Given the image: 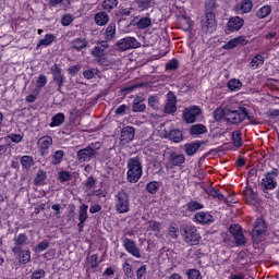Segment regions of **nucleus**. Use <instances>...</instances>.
Listing matches in <instances>:
<instances>
[{
	"mask_svg": "<svg viewBox=\"0 0 279 279\" xmlns=\"http://www.w3.org/2000/svg\"><path fill=\"white\" fill-rule=\"evenodd\" d=\"M90 53H92L93 58L98 60L99 58H102L104 56H106V50H104V48H101V46H96L90 50Z\"/></svg>",
	"mask_w": 279,
	"mask_h": 279,
	"instance_id": "nucleus-41",
	"label": "nucleus"
},
{
	"mask_svg": "<svg viewBox=\"0 0 279 279\" xmlns=\"http://www.w3.org/2000/svg\"><path fill=\"white\" fill-rule=\"evenodd\" d=\"M53 145V137L49 135L41 136L37 141V149L39 156H47L49 154V148Z\"/></svg>",
	"mask_w": 279,
	"mask_h": 279,
	"instance_id": "nucleus-8",
	"label": "nucleus"
},
{
	"mask_svg": "<svg viewBox=\"0 0 279 279\" xmlns=\"http://www.w3.org/2000/svg\"><path fill=\"white\" fill-rule=\"evenodd\" d=\"M208 195L210 197H214L215 199H219V202H223L225 199V196L223 194L219 193V191L215 190V189H209L207 191Z\"/></svg>",
	"mask_w": 279,
	"mask_h": 279,
	"instance_id": "nucleus-49",
	"label": "nucleus"
},
{
	"mask_svg": "<svg viewBox=\"0 0 279 279\" xmlns=\"http://www.w3.org/2000/svg\"><path fill=\"white\" fill-rule=\"evenodd\" d=\"M64 158V150H57L50 157L51 165H60Z\"/></svg>",
	"mask_w": 279,
	"mask_h": 279,
	"instance_id": "nucleus-32",
	"label": "nucleus"
},
{
	"mask_svg": "<svg viewBox=\"0 0 279 279\" xmlns=\"http://www.w3.org/2000/svg\"><path fill=\"white\" fill-rule=\"evenodd\" d=\"M97 184V181L95 180V178L89 177L87 179V181L85 182V186L86 189L90 190V189H95V185Z\"/></svg>",
	"mask_w": 279,
	"mask_h": 279,
	"instance_id": "nucleus-61",
	"label": "nucleus"
},
{
	"mask_svg": "<svg viewBox=\"0 0 279 279\" xmlns=\"http://www.w3.org/2000/svg\"><path fill=\"white\" fill-rule=\"evenodd\" d=\"M247 45V40L244 36H239L233 39H230L225 46H222L223 49H234L239 46H245Z\"/></svg>",
	"mask_w": 279,
	"mask_h": 279,
	"instance_id": "nucleus-19",
	"label": "nucleus"
},
{
	"mask_svg": "<svg viewBox=\"0 0 279 279\" xmlns=\"http://www.w3.org/2000/svg\"><path fill=\"white\" fill-rule=\"evenodd\" d=\"M136 130L134 126H124L121 131L120 141L122 145H128V143H132L134 141Z\"/></svg>",
	"mask_w": 279,
	"mask_h": 279,
	"instance_id": "nucleus-14",
	"label": "nucleus"
},
{
	"mask_svg": "<svg viewBox=\"0 0 279 279\" xmlns=\"http://www.w3.org/2000/svg\"><path fill=\"white\" fill-rule=\"evenodd\" d=\"M45 180H47V173L43 170H39L36 174L34 183L36 185H40V184H43V182H45Z\"/></svg>",
	"mask_w": 279,
	"mask_h": 279,
	"instance_id": "nucleus-47",
	"label": "nucleus"
},
{
	"mask_svg": "<svg viewBox=\"0 0 279 279\" xmlns=\"http://www.w3.org/2000/svg\"><path fill=\"white\" fill-rule=\"evenodd\" d=\"M97 73H99V70L90 69V70H85L83 72V75H84L85 80H93L95 77V75H97Z\"/></svg>",
	"mask_w": 279,
	"mask_h": 279,
	"instance_id": "nucleus-51",
	"label": "nucleus"
},
{
	"mask_svg": "<svg viewBox=\"0 0 279 279\" xmlns=\"http://www.w3.org/2000/svg\"><path fill=\"white\" fill-rule=\"evenodd\" d=\"M143 101H145V98L137 96L134 98L133 100V112H145V109L147 108V106H145V104H143Z\"/></svg>",
	"mask_w": 279,
	"mask_h": 279,
	"instance_id": "nucleus-25",
	"label": "nucleus"
},
{
	"mask_svg": "<svg viewBox=\"0 0 279 279\" xmlns=\"http://www.w3.org/2000/svg\"><path fill=\"white\" fill-rule=\"evenodd\" d=\"M137 4L141 10H147L151 5V0H140Z\"/></svg>",
	"mask_w": 279,
	"mask_h": 279,
	"instance_id": "nucleus-60",
	"label": "nucleus"
},
{
	"mask_svg": "<svg viewBox=\"0 0 279 279\" xmlns=\"http://www.w3.org/2000/svg\"><path fill=\"white\" fill-rule=\"evenodd\" d=\"M202 208H204V205H202V203L197 201H192L187 203V210H191L192 213H194L195 210H202Z\"/></svg>",
	"mask_w": 279,
	"mask_h": 279,
	"instance_id": "nucleus-46",
	"label": "nucleus"
},
{
	"mask_svg": "<svg viewBox=\"0 0 279 279\" xmlns=\"http://www.w3.org/2000/svg\"><path fill=\"white\" fill-rule=\"evenodd\" d=\"M52 43H56V35L46 34L45 37L38 41L36 49H40V47H49Z\"/></svg>",
	"mask_w": 279,
	"mask_h": 279,
	"instance_id": "nucleus-26",
	"label": "nucleus"
},
{
	"mask_svg": "<svg viewBox=\"0 0 279 279\" xmlns=\"http://www.w3.org/2000/svg\"><path fill=\"white\" fill-rule=\"evenodd\" d=\"M71 23H73V16L71 15H64L61 19V25H63V27H69V25H71Z\"/></svg>",
	"mask_w": 279,
	"mask_h": 279,
	"instance_id": "nucleus-59",
	"label": "nucleus"
},
{
	"mask_svg": "<svg viewBox=\"0 0 279 279\" xmlns=\"http://www.w3.org/2000/svg\"><path fill=\"white\" fill-rule=\"evenodd\" d=\"M177 104H178V98L175 97V94H173V92H169L167 94V102L165 105L163 112L166 114H173L174 112L178 111Z\"/></svg>",
	"mask_w": 279,
	"mask_h": 279,
	"instance_id": "nucleus-12",
	"label": "nucleus"
},
{
	"mask_svg": "<svg viewBox=\"0 0 279 279\" xmlns=\"http://www.w3.org/2000/svg\"><path fill=\"white\" fill-rule=\"evenodd\" d=\"M15 246L12 247L13 254H19L21 252V247L27 243V234L21 233L17 236L14 238Z\"/></svg>",
	"mask_w": 279,
	"mask_h": 279,
	"instance_id": "nucleus-22",
	"label": "nucleus"
},
{
	"mask_svg": "<svg viewBox=\"0 0 279 279\" xmlns=\"http://www.w3.org/2000/svg\"><path fill=\"white\" fill-rule=\"evenodd\" d=\"M123 271L128 278H132V276H134V272L132 271V265H130L128 260H125L123 264Z\"/></svg>",
	"mask_w": 279,
	"mask_h": 279,
	"instance_id": "nucleus-52",
	"label": "nucleus"
},
{
	"mask_svg": "<svg viewBox=\"0 0 279 279\" xmlns=\"http://www.w3.org/2000/svg\"><path fill=\"white\" fill-rule=\"evenodd\" d=\"M136 27L137 29H147V27H151V19L147 16L141 17L136 22Z\"/></svg>",
	"mask_w": 279,
	"mask_h": 279,
	"instance_id": "nucleus-33",
	"label": "nucleus"
},
{
	"mask_svg": "<svg viewBox=\"0 0 279 279\" xmlns=\"http://www.w3.org/2000/svg\"><path fill=\"white\" fill-rule=\"evenodd\" d=\"M94 20L96 25H98L99 27H104V25H108V23L110 22V16L108 15V13H106V11H100L95 14Z\"/></svg>",
	"mask_w": 279,
	"mask_h": 279,
	"instance_id": "nucleus-23",
	"label": "nucleus"
},
{
	"mask_svg": "<svg viewBox=\"0 0 279 279\" xmlns=\"http://www.w3.org/2000/svg\"><path fill=\"white\" fill-rule=\"evenodd\" d=\"M145 274H147V266L143 265L136 270V278L141 279Z\"/></svg>",
	"mask_w": 279,
	"mask_h": 279,
	"instance_id": "nucleus-62",
	"label": "nucleus"
},
{
	"mask_svg": "<svg viewBox=\"0 0 279 279\" xmlns=\"http://www.w3.org/2000/svg\"><path fill=\"white\" fill-rule=\"evenodd\" d=\"M241 131H233L231 134V141L238 149H240V147H243V140L241 138Z\"/></svg>",
	"mask_w": 279,
	"mask_h": 279,
	"instance_id": "nucleus-30",
	"label": "nucleus"
},
{
	"mask_svg": "<svg viewBox=\"0 0 279 279\" xmlns=\"http://www.w3.org/2000/svg\"><path fill=\"white\" fill-rule=\"evenodd\" d=\"M215 8H217V3L215 2V0H209L205 3V16H208V14H214L215 12Z\"/></svg>",
	"mask_w": 279,
	"mask_h": 279,
	"instance_id": "nucleus-45",
	"label": "nucleus"
},
{
	"mask_svg": "<svg viewBox=\"0 0 279 279\" xmlns=\"http://www.w3.org/2000/svg\"><path fill=\"white\" fill-rule=\"evenodd\" d=\"M265 64V57L262 54H256L251 60V66L252 69H258L259 66H263Z\"/></svg>",
	"mask_w": 279,
	"mask_h": 279,
	"instance_id": "nucleus-36",
	"label": "nucleus"
},
{
	"mask_svg": "<svg viewBox=\"0 0 279 279\" xmlns=\"http://www.w3.org/2000/svg\"><path fill=\"white\" fill-rule=\"evenodd\" d=\"M97 260H99V256H97V254H93L89 257V265L92 269H97V267H99V263Z\"/></svg>",
	"mask_w": 279,
	"mask_h": 279,
	"instance_id": "nucleus-55",
	"label": "nucleus"
},
{
	"mask_svg": "<svg viewBox=\"0 0 279 279\" xmlns=\"http://www.w3.org/2000/svg\"><path fill=\"white\" fill-rule=\"evenodd\" d=\"M226 119V109H222V108H217L215 111H214V119L215 121H221V119Z\"/></svg>",
	"mask_w": 279,
	"mask_h": 279,
	"instance_id": "nucleus-50",
	"label": "nucleus"
},
{
	"mask_svg": "<svg viewBox=\"0 0 279 279\" xmlns=\"http://www.w3.org/2000/svg\"><path fill=\"white\" fill-rule=\"evenodd\" d=\"M222 202H225V204H236V198H234V195H228L225 196Z\"/></svg>",
	"mask_w": 279,
	"mask_h": 279,
	"instance_id": "nucleus-64",
	"label": "nucleus"
},
{
	"mask_svg": "<svg viewBox=\"0 0 279 279\" xmlns=\"http://www.w3.org/2000/svg\"><path fill=\"white\" fill-rule=\"evenodd\" d=\"M178 60L177 59H172L170 62H168L166 64V69L167 71H175V69H178Z\"/></svg>",
	"mask_w": 279,
	"mask_h": 279,
	"instance_id": "nucleus-58",
	"label": "nucleus"
},
{
	"mask_svg": "<svg viewBox=\"0 0 279 279\" xmlns=\"http://www.w3.org/2000/svg\"><path fill=\"white\" fill-rule=\"evenodd\" d=\"M266 230H267V225L265 223V220H263L262 218H257L253 227V232H252L253 239H258V236H263Z\"/></svg>",
	"mask_w": 279,
	"mask_h": 279,
	"instance_id": "nucleus-17",
	"label": "nucleus"
},
{
	"mask_svg": "<svg viewBox=\"0 0 279 279\" xmlns=\"http://www.w3.org/2000/svg\"><path fill=\"white\" fill-rule=\"evenodd\" d=\"M64 113H57L54 117H52L50 122V128H58L59 125H62L64 123Z\"/></svg>",
	"mask_w": 279,
	"mask_h": 279,
	"instance_id": "nucleus-34",
	"label": "nucleus"
},
{
	"mask_svg": "<svg viewBox=\"0 0 279 279\" xmlns=\"http://www.w3.org/2000/svg\"><path fill=\"white\" fill-rule=\"evenodd\" d=\"M143 178V161L141 158L133 157L128 160L126 180L131 184H136Z\"/></svg>",
	"mask_w": 279,
	"mask_h": 279,
	"instance_id": "nucleus-1",
	"label": "nucleus"
},
{
	"mask_svg": "<svg viewBox=\"0 0 279 279\" xmlns=\"http://www.w3.org/2000/svg\"><path fill=\"white\" fill-rule=\"evenodd\" d=\"M278 173L275 172H268L265 174V177L262 179L260 187L264 193H267V191H274L278 186Z\"/></svg>",
	"mask_w": 279,
	"mask_h": 279,
	"instance_id": "nucleus-6",
	"label": "nucleus"
},
{
	"mask_svg": "<svg viewBox=\"0 0 279 279\" xmlns=\"http://www.w3.org/2000/svg\"><path fill=\"white\" fill-rule=\"evenodd\" d=\"M21 165H22L23 169H32V167H34V157L23 156L21 158Z\"/></svg>",
	"mask_w": 279,
	"mask_h": 279,
	"instance_id": "nucleus-38",
	"label": "nucleus"
},
{
	"mask_svg": "<svg viewBox=\"0 0 279 279\" xmlns=\"http://www.w3.org/2000/svg\"><path fill=\"white\" fill-rule=\"evenodd\" d=\"M201 27L204 34H213L215 32V27H217L215 14L205 15V17L201 21Z\"/></svg>",
	"mask_w": 279,
	"mask_h": 279,
	"instance_id": "nucleus-10",
	"label": "nucleus"
},
{
	"mask_svg": "<svg viewBox=\"0 0 279 279\" xmlns=\"http://www.w3.org/2000/svg\"><path fill=\"white\" fill-rule=\"evenodd\" d=\"M245 25V21L239 16L231 17L228 22L229 32H239Z\"/></svg>",
	"mask_w": 279,
	"mask_h": 279,
	"instance_id": "nucleus-21",
	"label": "nucleus"
},
{
	"mask_svg": "<svg viewBox=\"0 0 279 279\" xmlns=\"http://www.w3.org/2000/svg\"><path fill=\"white\" fill-rule=\"evenodd\" d=\"M59 180L61 182H69V180H71V172L69 171L59 172Z\"/></svg>",
	"mask_w": 279,
	"mask_h": 279,
	"instance_id": "nucleus-56",
	"label": "nucleus"
},
{
	"mask_svg": "<svg viewBox=\"0 0 279 279\" xmlns=\"http://www.w3.org/2000/svg\"><path fill=\"white\" fill-rule=\"evenodd\" d=\"M242 86H243V84L241 83V81H239L236 78H232L228 82L229 90H239V89H241Z\"/></svg>",
	"mask_w": 279,
	"mask_h": 279,
	"instance_id": "nucleus-43",
	"label": "nucleus"
},
{
	"mask_svg": "<svg viewBox=\"0 0 279 279\" xmlns=\"http://www.w3.org/2000/svg\"><path fill=\"white\" fill-rule=\"evenodd\" d=\"M159 189L160 184L156 181H151L146 185V191H148L150 195H155V193H158Z\"/></svg>",
	"mask_w": 279,
	"mask_h": 279,
	"instance_id": "nucleus-44",
	"label": "nucleus"
},
{
	"mask_svg": "<svg viewBox=\"0 0 279 279\" xmlns=\"http://www.w3.org/2000/svg\"><path fill=\"white\" fill-rule=\"evenodd\" d=\"M245 197L247 202H256V199H258V195L253 190H247L245 192Z\"/></svg>",
	"mask_w": 279,
	"mask_h": 279,
	"instance_id": "nucleus-54",
	"label": "nucleus"
},
{
	"mask_svg": "<svg viewBox=\"0 0 279 279\" xmlns=\"http://www.w3.org/2000/svg\"><path fill=\"white\" fill-rule=\"evenodd\" d=\"M190 132L194 136H199V134H206L208 130L204 124H196L191 128Z\"/></svg>",
	"mask_w": 279,
	"mask_h": 279,
	"instance_id": "nucleus-35",
	"label": "nucleus"
},
{
	"mask_svg": "<svg viewBox=\"0 0 279 279\" xmlns=\"http://www.w3.org/2000/svg\"><path fill=\"white\" fill-rule=\"evenodd\" d=\"M119 51H128V49H138L141 43L134 37H125L117 43Z\"/></svg>",
	"mask_w": 279,
	"mask_h": 279,
	"instance_id": "nucleus-9",
	"label": "nucleus"
},
{
	"mask_svg": "<svg viewBox=\"0 0 279 279\" xmlns=\"http://www.w3.org/2000/svg\"><path fill=\"white\" fill-rule=\"evenodd\" d=\"M181 234L189 245H198L202 241V235L197 231V228L193 225H185L181 228Z\"/></svg>",
	"mask_w": 279,
	"mask_h": 279,
	"instance_id": "nucleus-4",
	"label": "nucleus"
},
{
	"mask_svg": "<svg viewBox=\"0 0 279 279\" xmlns=\"http://www.w3.org/2000/svg\"><path fill=\"white\" fill-rule=\"evenodd\" d=\"M71 47L75 51H82L88 47V41L85 38L78 37L71 41Z\"/></svg>",
	"mask_w": 279,
	"mask_h": 279,
	"instance_id": "nucleus-24",
	"label": "nucleus"
},
{
	"mask_svg": "<svg viewBox=\"0 0 279 279\" xmlns=\"http://www.w3.org/2000/svg\"><path fill=\"white\" fill-rule=\"evenodd\" d=\"M45 270L43 269H38V270H35L33 274H32V277L34 279H41V278H45Z\"/></svg>",
	"mask_w": 279,
	"mask_h": 279,
	"instance_id": "nucleus-63",
	"label": "nucleus"
},
{
	"mask_svg": "<svg viewBox=\"0 0 279 279\" xmlns=\"http://www.w3.org/2000/svg\"><path fill=\"white\" fill-rule=\"evenodd\" d=\"M117 34V24L110 23L104 33L105 40H112L114 38V35Z\"/></svg>",
	"mask_w": 279,
	"mask_h": 279,
	"instance_id": "nucleus-28",
	"label": "nucleus"
},
{
	"mask_svg": "<svg viewBox=\"0 0 279 279\" xmlns=\"http://www.w3.org/2000/svg\"><path fill=\"white\" fill-rule=\"evenodd\" d=\"M189 279H202V272L197 269H190L187 271Z\"/></svg>",
	"mask_w": 279,
	"mask_h": 279,
	"instance_id": "nucleus-53",
	"label": "nucleus"
},
{
	"mask_svg": "<svg viewBox=\"0 0 279 279\" xmlns=\"http://www.w3.org/2000/svg\"><path fill=\"white\" fill-rule=\"evenodd\" d=\"M148 230L153 232H160L162 230V225L156 220L148 221Z\"/></svg>",
	"mask_w": 279,
	"mask_h": 279,
	"instance_id": "nucleus-48",
	"label": "nucleus"
},
{
	"mask_svg": "<svg viewBox=\"0 0 279 279\" xmlns=\"http://www.w3.org/2000/svg\"><path fill=\"white\" fill-rule=\"evenodd\" d=\"M88 219V205H81L78 208V221H86Z\"/></svg>",
	"mask_w": 279,
	"mask_h": 279,
	"instance_id": "nucleus-39",
	"label": "nucleus"
},
{
	"mask_svg": "<svg viewBox=\"0 0 279 279\" xmlns=\"http://www.w3.org/2000/svg\"><path fill=\"white\" fill-rule=\"evenodd\" d=\"M148 106L153 108V110H160V100L157 96H150L148 98Z\"/></svg>",
	"mask_w": 279,
	"mask_h": 279,
	"instance_id": "nucleus-42",
	"label": "nucleus"
},
{
	"mask_svg": "<svg viewBox=\"0 0 279 279\" xmlns=\"http://www.w3.org/2000/svg\"><path fill=\"white\" fill-rule=\"evenodd\" d=\"M271 14V5H264L256 12L257 19H267Z\"/></svg>",
	"mask_w": 279,
	"mask_h": 279,
	"instance_id": "nucleus-37",
	"label": "nucleus"
},
{
	"mask_svg": "<svg viewBox=\"0 0 279 279\" xmlns=\"http://www.w3.org/2000/svg\"><path fill=\"white\" fill-rule=\"evenodd\" d=\"M52 74V80L57 83L58 88H62L64 85V74H62V69H60L59 64H53L50 69Z\"/></svg>",
	"mask_w": 279,
	"mask_h": 279,
	"instance_id": "nucleus-15",
	"label": "nucleus"
},
{
	"mask_svg": "<svg viewBox=\"0 0 279 279\" xmlns=\"http://www.w3.org/2000/svg\"><path fill=\"white\" fill-rule=\"evenodd\" d=\"M246 117L250 119L246 108H239L236 110L226 109V120L233 125L242 123V121H245Z\"/></svg>",
	"mask_w": 279,
	"mask_h": 279,
	"instance_id": "nucleus-5",
	"label": "nucleus"
},
{
	"mask_svg": "<svg viewBox=\"0 0 279 279\" xmlns=\"http://www.w3.org/2000/svg\"><path fill=\"white\" fill-rule=\"evenodd\" d=\"M99 149H101V143H90L85 148H82L76 153V160L78 162H90V160L97 158Z\"/></svg>",
	"mask_w": 279,
	"mask_h": 279,
	"instance_id": "nucleus-2",
	"label": "nucleus"
},
{
	"mask_svg": "<svg viewBox=\"0 0 279 279\" xmlns=\"http://www.w3.org/2000/svg\"><path fill=\"white\" fill-rule=\"evenodd\" d=\"M165 138H169L170 141H173V143H182L184 140V136L182 135V131L174 129V130H165L163 134Z\"/></svg>",
	"mask_w": 279,
	"mask_h": 279,
	"instance_id": "nucleus-18",
	"label": "nucleus"
},
{
	"mask_svg": "<svg viewBox=\"0 0 279 279\" xmlns=\"http://www.w3.org/2000/svg\"><path fill=\"white\" fill-rule=\"evenodd\" d=\"M119 5V0H104L102 2V9L107 10L108 12H111V10H114Z\"/></svg>",
	"mask_w": 279,
	"mask_h": 279,
	"instance_id": "nucleus-40",
	"label": "nucleus"
},
{
	"mask_svg": "<svg viewBox=\"0 0 279 279\" xmlns=\"http://www.w3.org/2000/svg\"><path fill=\"white\" fill-rule=\"evenodd\" d=\"M199 147H202V142H194V143H190V144H185V153L189 156H195V154L197 153V149H199Z\"/></svg>",
	"mask_w": 279,
	"mask_h": 279,
	"instance_id": "nucleus-29",
	"label": "nucleus"
},
{
	"mask_svg": "<svg viewBox=\"0 0 279 279\" xmlns=\"http://www.w3.org/2000/svg\"><path fill=\"white\" fill-rule=\"evenodd\" d=\"M229 232H230L231 236H233L234 243H235V245H238V247H241V246L245 245V243H247V240L245 239V235L243 234V228H241L240 225H231L229 227Z\"/></svg>",
	"mask_w": 279,
	"mask_h": 279,
	"instance_id": "nucleus-7",
	"label": "nucleus"
},
{
	"mask_svg": "<svg viewBox=\"0 0 279 279\" xmlns=\"http://www.w3.org/2000/svg\"><path fill=\"white\" fill-rule=\"evenodd\" d=\"M44 86H47V76L40 74L37 78V88H44Z\"/></svg>",
	"mask_w": 279,
	"mask_h": 279,
	"instance_id": "nucleus-57",
	"label": "nucleus"
},
{
	"mask_svg": "<svg viewBox=\"0 0 279 279\" xmlns=\"http://www.w3.org/2000/svg\"><path fill=\"white\" fill-rule=\"evenodd\" d=\"M15 254H17L19 260L23 265H27V263H29V260H32V253H29V251L20 250V252L15 253Z\"/></svg>",
	"mask_w": 279,
	"mask_h": 279,
	"instance_id": "nucleus-31",
	"label": "nucleus"
},
{
	"mask_svg": "<svg viewBox=\"0 0 279 279\" xmlns=\"http://www.w3.org/2000/svg\"><path fill=\"white\" fill-rule=\"evenodd\" d=\"M194 219L196 223H201V226H208L215 222V217L207 211H198L194 215Z\"/></svg>",
	"mask_w": 279,
	"mask_h": 279,
	"instance_id": "nucleus-16",
	"label": "nucleus"
},
{
	"mask_svg": "<svg viewBox=\"0 0 279 279\" xmlns=\"http://www.w3.org/2000/svg\"><path fill=\"white\" fill-rule=\"evenodd\" d=\"M122 243L124 250H126V252L131 254V256H134V258H141V250H138L136 242L129 238H125L122 240Z\"/></svg>",
	"mask_w": 279,
	"mask_h": 279,
	"instance_id": "nucleus-13",
	"label": "nucleus"
},
{
	"mask_svg": "<svg viewBox=\"0 0 279 279\" xmlns=\"http://www.w3.org/2000/svg\"><path fill=\"white\" fill-rule=\"evenodd\" d=\"M199 114H202V109L199 107L197 106L190 107L183 111V119L185 123H195Z\"/></svg>",
	"mask_w": 279,
	"mask_h": 279,
	"instance_id": "nucleus-11",
	"label": "nucleus"
},
{
	"mask_svg": "<svg viewBox=\"0 0 279 279\" xmlns=\"http://www.w3.org/2000/svg\"><path fill=\"white\" fill-rule=\"evenodd\" d=\"M114 208L119 215H125L130 210V194L121 189L114 194Z\"/></svg>",
	"mask_w": 279,
	"mask_h": 279,
	"instance_id": "nucleus-3",
	"label": "nucleus"
},
{
	"mask_svg": "<svg viewBox=\"0 0 279 279\" xmlns=\"http://www.w3.org/2000/svg\"><path fill=\"white\" fill-rule=\"evenodd\" d=\"M184 162H186V158L184 157V155H178L175 153H172L169 157V162L166 163V167L169 168V165H171L172 167H180L184 165Z\"/></svg>",
	"mask_w": 279,
	"mask_h": 279,
	"instance_id": "nucleus-20",
	"label": "nucleus"
},
{
	"mask_svg": "<svg viewBox=\"0 0 279 279\" xmlns=\"http://www.w3.org/2000/svg\"><path fill=\"white\" fill-rule=\"evenodd\" d=\"M254 8V4L252 3V0H243L240 4L236 5L238 12H242L243 14H248V12H252V9Z\"/></svg>",
	"mask_w": 279,
	"mask_h": 279,
	"instance_id": "nucleus-27",
	"label": "nucleus"
}]
</instances>
